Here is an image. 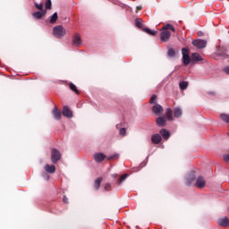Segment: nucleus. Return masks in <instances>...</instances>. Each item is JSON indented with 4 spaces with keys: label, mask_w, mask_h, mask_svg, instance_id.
Wrapping results in <instances>:
<instances>
[{
    "label": "nucleus",
    "mask_w": 229,
    "mask_h": 229,
    "mask_svg": "<svg viewBox=\"0 0 229 229\" xmlns=\"http://www.w3.org/2000/svg\"><path fill=\"white\" fill-rule=\"evenodd\" d=\"M67 30L62 25H58L54 27L53 34L56 37V38H62V37H65Z\"/></svg>",
    "instance_id": "nucleus-1"
},
{
    "label": "nucleus",
    "mask_w": 229,
    "mask_h": 229,
    "mask_svg": "<svg viewBox=\"0 0 229 229\" xmlns=\"http://www.w3.org/2000/svg\"><path fill=\"white\" fill-rule=\"evenodd\" d=\"M182 64H183V65H189V64L192 63V57L191 58V55H189V49L182 48Z\"/></svg>",
    "instance_id": "nucleus-2"
},
{
    "label": "nucleus",
    "mask_w": 229,
    "mask_h": 229,
    "mask_svg": "<svg viewBox=\"0 0 229 229\" xmlns=\"http://www.w3.org/2000/svg\"><path fill=\"white\" fill-rule=\"evenodd\" d=\"M61 158L62 154H60V151H58V149L56 148H53L51 153V160L53 164H56V162H58V160H60Z\"/></svg>",
    "instance_id": "nucleus-3"
},
{
    "label": "nucleus",
    "mask_w": 229,
    "mask_h": 229,
    "mask_svg": "<svg viewBox=\"0 0 229 229\" xmlns=\"http://www.w3.org/2000/svg\"><path fill=\"white\" fill-rule=\"evenodd\" d=\"M192 45L199 49H203V47H207V40L205 39H195L192 41Z\"/></svg>",
    "instance_id": "nucleus-4"
},
{
    "label": "nucleus",
    "mask_w": 229,
    "mask_h": 229,
    "mask_svg": "<svg viewBox=\"0 0 229 229\" xmlns=\"http://www.w3.org/2000/svg\"><path fill=\"white\" fill-rule=\"evenodd\" d=\"M171 38V31L169 30H163L160 33V40L161 42H167Z\"/></svg>",
    "instance_id": "nucleus-5"
},
{
    "label": "nucleus",
    "mask_w": 229,
    "mask_h": 229,
    "mask_svg": "<svg viewBox=\"0 0 229 229\" xmlns=\"http://www.w3.org/2000/svg\"><path fill=\"white\" fill-rule=\"evenodd\" d=\"M152 112L153 114H155V115H159V114H162V112H164V107H162V106L158 104H156L152 107Z\"/></svg>",
    "instance_id": "nucleus-6"
},
{
    "label": "nucleus",
    "mask_w": 229,
    "mask_h": 229,
    "mask_svg": "<svg viewBox=\"0 0 229 229\" xmlns=\"http://www.w3.org/2000/svg\"><path fill=\"white\" fill-rule=\"evenodd\" d=\"M217 225H219V226H223V228H226V226L229 225V219L228 217H222V218H219L217 220Z\"/></svg>",
    "instance_id": "nucleus-7"
},
{
    "label": "nucleus",
    "mask_w": 229,
    "mask_h": 229,
    "mask_svg": "<svg viewBox=\"0 0 229 229\" xmlns=\"http://www.w3.org/2000/svg\"><path fill=\"white\" fill-rule=\"evenodd\" d=\"M72 46H76L77 47L81 46V36L80 34H75L72 39Z\"/></svg>",
    "instance_id": "nucleus-8"
},
{
    "label": "nucleus",
    "mask_w": 229,
    "mask_h": 229,
    "mask_svg": "<svg viewBox=\"0 0 229 229\" xmlns=\"http://www.w3.org/2000/svg\"><path fill=\"white\" fill-rule=\"evenodd\" d=\"M205 185H207V182H205V179L201 176L198 177L197 181H196V186L199 189H203V187H205Z\"/></svg>",
    "instance_id": "nucleus-9"
},
{
    "label": "nucleus",
    "mask_w": 229,
    "mask_h": 229,
    "mask_svg": "<svg viewBox=\"0 0 229 229\" xmlns=\"http://www.w3.org/2000/svg\"><path fill=\"white\" fill-rule=\"evenodd\" d=\"M52 114L56 121H60V119H62V112L58 110L57 106L54 108Z\"/></svg>",
    "instance_id": "nucleus-10"
},
{
    "label": "nucleus",
    "mask_w": 229,
    "mask_h": 229,
    "mask_svg": "<svg viewBox=\"0 0 229 229\" xmlns=\"http://www.w3.org/2000/svg\"><path fill=\"white\" fill-rule=\"evenodd\" d=\"M151 142L153 144H160L162 142V136L160 134H154L151 136Z\"/></svg>",
    "instance_id": "nucleus-11"
},
{
    "label": "nucleus",
    "mask_w": 229,
    "mask_h": 229,
    "mask_svg": "<svg viewBox=\"0 0 229 229\" xmlns=\"http://www.w3.org/2000/svg\"><path fill=\"white\" fill-rule=\"evenodd\" d=\"M63 115H64V117H68V118L72 117V111H71L69 106H64V108H63Z\"/></svg>",
    "instance_id": "nucleus-12"
},
{
    "label": "nucleus",
    "mask_w": 229,
    "mask_h": 229,
    "mask_svg": "<svg viewBox=\"0 0 229 229\" xmlns=\"http://www.w3.org/2000/svg\"><path fill=\"white\" fill-rule=\"evenodd\" d=\"M45 171L50 174H53L56 172V166H55V165H46Z\"/></svg>",
    "instance_id": "nucleus-13"
},
{
    "label": "nucleus",
    "mask_w": 229,
    "mask_h": 229,
    "mask_svg": "<svg viewBox=\"0 0 229 229\" xmlns=\"http://www.w3.org/2000/svg\"><path fill=\"white\" fill-rule=\"evenodd\" d=\"M94 158L97 162H103L106 158V156L103 153H97L94 155Z\"/></svg>",
    "instance_id": "nucleus-14"
},
{
    "label": "nucleus",
    "mask_w": 229,
    "mask_h": 229,
    "mask_svg": "<svg viewBox=\"0 0 229 229\" xmlns=\"http://www.w3.org/2000/svg\"><path fill=\"white\" fill-rule=\"evenodd\" d=\"M203 57L198 53L191 54V62H202Z\"/></svg>",
    "instance_id": "nucleus-15"
},
{
    "label": "nucleus",
    "mask_w": 229,
    "mask_h": 229,
    "mask_svg": "<svg viewBox=\"0 0 229 229\" xmlns=\"http://www.w3.org/2000/svg\"><path fill=\"white\" fill-rule=\"evenodd\" d=\"M160 134L162 135V137L165 140H168L169 137H171V134L169 133V131H167L166 129H162L160 131Z\"/></svg>",
    "instance_id": "nucleus-16"
},
{
    "label": "nucleus",
    "mask_w": 229,
    "mask_h": 229,
    "mask_svg": "<svg viewBox=\"0 0 229 229\" xmlns=\"http://www.w3.org/2000/svg\"><path fill=\"white\" fill-rule=\"evenodd\" d=\"M44 15H46V11H40L32 13V17L38 20L40 19L41 17H44Z\"/></svg>",
    "instance_id": "nucleus-17"
},
{
    "label": "nucleus",
    "mask_w": 229,
    "mask_h": 229,
    "mask_svg": "<svg viewBox=\"0 0 229 229\" xmlns=\"http://www.w3.org/2000/svg\"><path fill=\"white\" fill-rule=\"evenodd\" d=\"M156 123L159 127L162 128V127L165 126V118L158 117V118H157Z\"/></svg>",
    "instance_id": "nucleus-18"
},
{
    "label": "nucleus",
    "mask_w": 229,
    "mask_h": 229,
    "mask_svg": "<svg viewBox=\"0 0 229 229\" xmlns=\"http://www.w3.org/2000/svg\"><path fill=\"white\" fill-rule=\"evenodd\" d=\"M195 175L192 172H191L187 176H186V183L187 185H191V182H194Z\"/></svg>",
    "instance_id": "nucleus-19"
},
{
    "label": "nucleus",
    "mask_w": 229,
    "mask_h": 229,
    "mask_svg": "<svg viewBox=\"0 0 229 229\" xmlns=\"http://www.w3.org/2000/svg\"><path fill=\"white\" fill-rule=\"evenodd\" d=\"M101 182H103V178L99 177L96 179L94 188L96 191L99 190V187H101Z\"/></svg>",
    "instance_id": "nucleus-20"
},
{
    "label": "nucleus",
    "mask_w": 229,
    "mask_h": 229,
    "mask_svg": "<svg viewBox=\"0 0 229 229\" xmlns=\"http://www.w3.org/2000/svg\"><path fill=\"white\" fill-rule=\"evenodd\" d=\"M174 117H182V109L180 107H176L174 109Z\"/></svg>",
    "instance_id": "nucleus-21"
},
{
    "label": "nucleus",
    "mask_w": 229,
    "mask_h": 229,
    "mask_svg": "<svg viewBox=\"0 0 229 229\" xmlns=\"http://www.w3.org/2000/svg\"><path fill=\"white\" fill-rule=\"evenodd\" d=\"M58 21V13H55L53 16H50V24H55Z\"/></svg>",
    "instance_id": "nucleus-22"
},
{
    "label": "nucleus",
    "mask_w": 229,
    "mask_h": 229,
    "mask_svg": "<svg viewBox=\"0 0 229 229\" xmlns=\"http://www.w3.org/2000/svg\"><path fill=\"white\" fill-rule=\"evenodd\" d=\"M164 31H168V30H170L171 31H173L174 33L175 30L174 27H173V25L171 24H166L163 27L162 29Z\"/></svg>",
    "instance_id": "nucleus-23"
},
{
    "label": "nucleus",
    "mask_w": 229,
    "mask_h": 229,
    "mask_svg": "<svg viewBox=\"0 0 229 229\" xmlns=\"http://www.w3.org/2000/svg\"><path fill=\"white\" fill-rule=\"evenodd\" d=\"M143 31H145V33H148V35H151L152 37H155L157 35V31L156 30H151L148 28H144Z\"/></svg>",
    "instance_id": "nucleus-24"
},
{
    "label": "nucleus",
    "mask_w": 229,
    "mask_h": 229,
    "mask_svg": "<svg viewBox=\"0 0 229 229\" xmlns=\"http://www.w3.org/2000/svg\"><path fill=\"white\" fill-rule=\"evenodd\" d=\"M166 117L168 121H173V110H171V108L166 110Z\"/></svg>",
    "instance_id": "nucleus-25"
},
{
    "label": "nucleus",
    "mask_w": 229,
    "mask_h": 229,
    "mask_svg": "<svg viewBox=\"0 0 229 229\" xmlns=\"http://www.w3.org/2000/svg\"><path fill=\"white\" fill-rule=\"evenodd\" d=\"M179 87H180L181 90H185V89H187L189 87V82L182 81L179 84Z\"/></svg>",
    "instance_id": "nucleus-26"
},
{
    "label": "nucleus",
    "mask_w": 229,
    "mask_h": 229,
    "mask_svg": "<svg viewBox=\"0 0 229 229\" xmlns=\"http://www.w3.org/2000/svg\"><path fill=\"white\" fill-rule=\"evenodd\" d=\"M220 117L224 123H229V114H220Z\"/></svg>",
    "instance_id": "nucleus-27"
},
{
    "label": "nucleus",
    "mask_w": 229,
    "mask_h": 229,
    "mask_svg": "<svg viewBox=\"0 0 229 229\" xmlns=\"http://www.w3.org/2000/svg\"><path fill=\"white\" fill-rule=\"evenodd\" d=\"M69 87L72 92H75L76 94H79L78 88H76V85H74L72 82L69 84Z\"/></svg>",
    "instance_id": "nucleus-28"
},
{
    "label": "nucleus",
    "mask_w": 229,
    "mask_h": 229,
    "mask_svg": "<svg viewBox=\"0 0 229 229\" xmlns=\"http://www.w3.org/2000/svg\"><path fill=\"white\" fill-rule=\"evenodd\" d=\"M34 5L37 8V10H40V12H44V4L35 3Z\"/></svg>",
    "instance_id": "nucleus-29"
},
{
    "label": "nucleus",
    "mask_w": 229,
    "mask_h": 229,
    "mask_svg": "<svg viewBox=\"0 0 229 229\" xmlns=\"http://www.w3.org/2000/svg\"><path fill=\"white\" fill-rule=\"evenodd\" d=\"M135 24L137 26V28H142V20L141 19H136L135 20Z\"/></svg>",
    "instance_id": "nucleus-30"
},
{
    "label": "nucleus",
    "mask_w": 229,
    "mask_h": 229,
    "mask_svg": "<svg viewBox=\"0 0 229 229\" xmlns=\"http://www.w3.org/2000/svg\"><path fill=\"white\" fill-rule=\"evenodd\" d=\"M149 103H151L152 105H157V95H152Z\"/></svg>",
    "instance_id": "nucleus-31"
},
{
    "label": "nucleus",
    "mask_w": 229,
    "mask_h": 229,
    "mask_svg": "<svg viewBox=\"0 0 229 229\" xmlns=\"http://www.w3.org/2000/svg\"><path fill=\"white\" fill-rule=\"evenodd\" d=\"M127 178H128V174H123V175L120 177V179H119V181H118V183H123V181H124V180L127 179Z\"/></svg>",
    "instance_id": "nucleus-32"
},
{
    "label": "nucleus",
    "mask_w": 229,
    "mask_h": 229,
    "mask_svg": "<svg viewBox=\"0 0 229 229\" xmlns=\"http://www.w3.org/2000/svg\"><path fill=\"white\" fill-rule=\"evenodd\" d=\"M167 55H168V56L173 57V56H174V55H176V53L174 52V49L170 48V49L168 50Z\"/></svg>",
    "instance_id": "nucleus-33"
},
{
    "label": "nucleus",
    "mask_w": 229,
    "mask_h": 229,
    "mask_svg": "<svg viewBox=\"0 0 229 229\" xmlns=\"http://www.w3.org/2000/svg\"><path fill=\"white\" fill-rule=\"evenodd\" d=\"M51 0H47V2H46V4H45V6H46V9L47 10H51Z\"/></svg>",
    "instance_id": "nucleus-34"
},
{
    "label": "nucleus",
    "mask_w": 229,
    "mask_h": 229,
    "mask_svg": "<svg viewBox=\"0 0 229 229\" xmlns=\"http://www.w3.org/2000/svg\"><path fill=\"white\" fill-rule=\"evenodd\" d=\"M114 158H119V154H114L107 157V160H114Z\"/></svg>",
    "instance_id": "nucleus-35"
},
{
    "label": "nucleus",
    "mask_w": 229,
    "mask_h": 229,
    "mask_svg": "<svg viewBox=\"0 0 229 229\" xmlns=\"http://www.w3.org/2000/svg\"><path fill=\"white\" fill-rule=\"evenodd\" d=\"M120 135H122V137H124V135H126V128L120 129Z\"/></svg>",
    "instance_id": "nucleus-36"
},
{
    "label": "nucleus",
    "mask_w": 229,
    "mask_h": 229,
    "mask_svg": "<svg viewBox=\"0 0 229 229\" xmlns=\"http://www.w3.org/2000/svg\"><path fill=\"white\" fill-rule=\"evenodd\" d=\"M223 72H224L225 74L229 75V66H225V67L223 69Z\"/></svg>",
    "instance_id": "nucleus-37"
},
{
    "label": "nucleus",
    "mask_w": 229,
    "mask_h": 229,
    "mask_svg": "<svg viewBox=\"0 0 229 229\" xmlns=\"http://www.w3.org/2000/svg\"><path fill=\"white\" fill-rule=\"evenodd\" d=\"M225 162H229V154L224 156Z\"/></svg>",
    "instance_id": "nucleus-38"
},
{
    "label": "nucleus",
    "mask_w": 229,
    "mask_h": 229,
    "mask_svg": "<svg viewBox=\"0 0 229 229\" xmlns=\"http://www.w3.org/2000/svg\"><path fill=\"white\" fill-rule=\"evenodd\" d=\"M42 176L45 178V180H49V175L47 174L43 173Z\"/></svg>",
    "instance_id": "nucleus-39"
},
{
    "label": "nucleus",
    "mask_w": 229,
    "mask_h": 229,
    "mask_svg": "<svg viewBox=\"0 0 229 229\" xmlns=\"http://www.w3.org/2000/svg\"><path fill=\"white\" fill-rule=\"evenodd\" d=\"M105 189H106V191H110V183H106L105 185Z\"/></svg>",
    "instance_id": "nucleus-40"
},
{
    "label": "nucleus",
    "mask_w": 229,
    "mask_h": 229,
    "mask_svg": "<svg viewBox=\"0 0 229 229\" xmlns=\"http://www.w3.org/2000/svg\"><path fill=\"white\" fill-rule=\"evenodd\" d=\"M63 201H64V203H68L67 197L64 196Z\"/></svg>",
    "instance_id": "nucleus-41"
}]
</instances>
